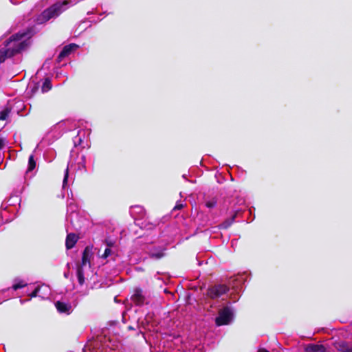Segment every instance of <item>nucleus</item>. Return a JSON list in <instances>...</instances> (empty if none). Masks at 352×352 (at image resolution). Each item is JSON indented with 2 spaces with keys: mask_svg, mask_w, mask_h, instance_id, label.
<instances>
[{
  "mask_svg": "<svg viewBox=\"0 0 352 352\" xmlns=\"http://www.w3.org/2000/svg\"><path fill=\"white\" fill-rule=\"evenodd\" d=\"M30 36V31L19 32L12 35L6 41L4 47L0 50V63L4 62L7 58L23 50L29 45L28 38Z\"/></svg>",
  "mask_w": 352,
  "mask_h": 352,
  "instance_id": "1",
  "label": "nucleus"
},
{
  "mask_svg": "<svg viewBox=\"0 0 352 352\" xmlns=\"http://www.w3.org/2000/svg\"><path fill=\"white\" fill-rule=\"evenodd\" d=\"M69 2L67 1L58 2L48 9L44 10L36 19L38 23H45L52 19L59 16L63 11L68 8Z\"/></svg>",
  "mask_w": 352,
  "mask_h": 352,
  "instance_id": "2",
  "label": "nucleus"
},
{
  "mask_svg": "<svg viewBox=\"0 0 352 352\" xmlns=\"http://www.w3.org/2000/svg\"><path fill=\"white\" fill-rule=\"evenodd\" d=\"M91 273L90 254L86 248L82 253L81 263L77 267L76 274L79 285H82Z\"/></svg>",
  "mask_w": 352,
  "mask_h": 352,
  "instance_id": "3",
  "label": "nucleus"
},
{
  "mask_svg": "<svg viewBox=\"0 0 352 352\" xmlns=\"http://www.w3.org/2000/svg\"><path fill=\"white\" fill-rule=\"evenodd\" d=\"M77 206L72 201L68 203L67 205V214L66 221L67 222V230H69V223L70 226L75 230H78L81 228V218L79 217L78 212H76Z\"/></svg>",
  "mask_w": 352,
  "mask_h": 352,
  "instance_id": "4",
  "label": "nucleus"
},
{
  "mask_svg": "<svg viewBox=\"0 0 352 352\" xmlns=\"http://www.w3.org/2000/svg\"><path fill=\"white\" fill-rule=\"evenodd\" d=\"M233 313L229 307H224L219 312L215 322L217 326L228 324L231 322Z\"/></svg>",
  "mask_w": 352,
  "mask_h": 352,
  "instance_id": "5",
  "label": "nucleus"
},
{
  "mask_svg": "<svg viewBox=\"0 0 352 352\" xmlns=\"http://www.w3.org/2000/svg\"><path fill=\"white\" fill-rule=\"evenodd\" d=\"M91 339L94 348H100L103 344H106L107 342H110L109 336L104 334V331H94Z\"/></svg>",
  "mask_w": 352,
  "mask_h": 352,
  "instance_id": "6",
  "label": "nucleus"
},
{
  "mask_svg": "<svg viewBox=\"0 0 352 352\" xmlns=\"http://www.w3.org/2000/svg\"><path fill=\"white\" fill-rule=\"evenodd\" d=\"M228 287L225 285H217L210 287L208 290V296L212 299L218 298L226 294Z\"/></svg>",
  "mask_w": 352,
  "mask_h": 352,
  "instance_id": "7",
  "label": "nucleus"
},
{
  "mask_svg": "<svg viewBox=\"0 0 352 352\" xmlns=\"http://www.w3.org/2000/svg\"><path fill=\"white\" fill-rule=\"evenodd\" d=\"M131 301L137 306H142L147 303L144 292L140 288H135L131 296Z\"/></svg>",
  "mask_w": 352,
  "mask_h": 352,
  "instance_id": "8",
  "label": "nucleus"
},
{
  "mask_svg": "<svg viewBox=\"0 0 352 352\" xmlns=\"http://www.w3.org/2000/svg\"><path fill=\"white\" fill-rule=\"evenodd\" d=\"M55 307L60 314H70L72 311L73 308L72 306L69 302H66L65 301L62 300H58L55 302Z\"/></svg>",
  "mask_w": 352,
  "mask_h": 352,
  "instance_id": "9",
  "label": "nucleus"
},
{
  "mask_svg": "<svg viewBox=\"0 0 352 352\" xmlns=\"http://www.w3.org/2000/svg\"><path fill=\"white\" fill-rule=\"evenodd\" d=\"M164 251V248L152 246L148 250L147 252L151 258L158 260L165 256Z\"/></svg>",
  "mask_w": 352,
  "mask_h": 352,
  "instance_id": "10",
  "label": "nucleus"
},
{
  "mask_svg": "<svg viewBox=\"0 0 352 352\" xmlns=\"http://www.w3.org/2000/svg\"><path fill=\"white\" fill-rule=\"evenodd\" d=\"M305 352H329L323 344L310 343L304 345Z\"/></svg>",
  "mask_w": 352,
  "mask_h": 352,
  "instance_id": "11",
  "label": "nucleus"
},
{
  "mask_svg": "<svg viewBox=\"0 0 352 352\" xmlns=\"http://www.w3.org/2000/svg\"><path fill=\"white\" fill-rule=\"evenodd\" d=\"M78 47V46L76 44H69L65 46L58 56V60L60 62L63 58L67 56L72 51Z\"/></svg>",
  "mask_w": 352,
  "mask_h": 352,
  "instance_id": "12",
  "label": "nucleus"
},
{
  "mask_svg": "<svg viewBox=\"0 0 352 352\" xmlns=\"http://www.w3.org/2000/svg\"><path fill=\"white\" fill-rule=\"evenodd\" d=\"M336 349L341 352H352V343L346 341H339L335 343Z\"/></svg>",
  "mask_w": 352,
  "mask_h": 352,
  "instance_id": "13",
  "label": "nucleus"
},
{
  "mask_svg": "<svg viewBox=\"0 0 352 352\" xmlns=\"http://www.w3.org/2000/svg\"><path fill=\"white\" fill-rule=\"evenodd\" d=\"M78 237L74 233L68 234L66 238L65 245L67 249L72 248L77 242Z\"/></svg>",
  "mask_w": 352,
  "mask_h": 352,
  "instance_id": "14",
  "label": "nucleus"
},
{
  "mask_svg": "<svg viewBox=\"0 0 352 352\" xmlns=\"http://www.w3.org/2000/svg\"><path fill=\"white\" fill-rule=\"evenodd\" d=\"M27 285L28 283L23 280L15 279L14 280V283L12 286V288L13 290H17L19 289L25 287Z\"/></svg>",
  "mask_w": 352,
  "mask_h": 352,
  "instance_id": "15",
  "label": "nucleus"
},
{
  "mask_svg": "<svg viewBox=\"0 0 352 352\" xmlns=\"http://www.w3.org/2000/svg\"><path fill=\"white\" fill-rule=\"evenodd\" d=\"M36 166V161L34 160V157L33 155H30L28 159V166L27 169V173L31 172L33 170Z\"/></svg>",
  "mask_w": 352,
  "mask_h": 352,
  "instance_id": "16",
  "label": "nucleus"
},
{
  "mask_svg": "<svg viewBox=\"0 0 352 352\" xmlns=\"http://www.w3.org/2000/svg\"><path fill=\"white\" fill-rule=\"evenodd\" d=\"M112 245H113V243H111V242L107 243V248H106L104 253L101 256V257L102 258H107L109 256H111V255H113L114 254V252H113V250L111 248V247Z\"/></svg>",
  "mask_w": 352,
  "mask_h": 352,
  "instance_id": "17",
  "label": "nucleus"
},
{
  "mask_svg": "<svg viewBox=\"0 0 352 352\" xmlns=\"http://www.w3.org/2000/svg\"><path fill=\"white\" fill-rule=\"evenodd\" d=\"M85 132L84 131H79L78 135L74 138V142L75 146L80 145L82 142V137L85 136Z\"/></svg>",
  "mask_w": 352,
  "mask_h": 352,
  "instance_id": "18",
  "label": "nucleus"
},
{
  "mask_svg": "<svg viewBox=\"0 0 352 352\" xmlns=\"http://www.w3.org/2000/svg\"><path fill=\"white\" fill-rule=\"evenodd\" d=\"M52 88L51 81L47 78L43 83L41 91L43 93L47 92Z\"/></svg>",
  "mask_w": 352,
  "mask_h": 352,
  "instance_id": "19",
  "label": "nucleus"
},
{
  "mask_svg": "<svg viewBox=\"0 0 352 352\" xmlns=\"http://www.w3.org/2000/svg\"><path fill=\"white\" fill-rule=\"evenodd\" d=\"M20 201V198L17 195H14L10 197L7 203L10 206H14L16 204L19 203Z\"/></svg>",
  "mask_w": 352,
  "mask_h": 352,
  "instance_id": "20",
  "label": "nucleus"
},
{
  "mask_svg": "<svg viewBox=\"0 0 352 352\" xmlns=\"http://www.w3.org/2000/svg\"><path fill=\"white\" fill-rule=\"evenodd\" d=\"M69 180V167H67L65 171L64 178L63 181V188H65L68 185Z\"/></svg>",
  "mask_w": 352,
  "mask_h": 352,
  "instance_id": "21",
  "label": "nucleus"
},
{
  "mask_svg": "<svg viewBox=\"0 0 352 352\" xmlns=\"http://www.w3.org/2000/svg\"><path fill=\"white\" fill-rule=\"evenodd\" d=\"M10 112V109L9 107H6L3 111L0 113V120H4L8 116V114Z\"/></svg>",
  "mask_w": 352,
  "mask_h": 352,
  "instance_id": "22",
  "label": "nucleus"
},
{
  "mask_svg": "<svg viewBox=\"0 0 352 352\" xmlns=\"http://www.w3.org/2000/svg\"><path fill=\"white\" fill-rule=\"evenodd\" d=\"M234 217H235V216H233L231 219H228V220L225 221L224 222H223L220 225V228H223V229L228 228L232 223V222L234 219Z\"/></svg>",
  "mask_w": 352,
  "mask_h": 352,
  "instance_id": "23",
  "label": "nucleus"
},
{
  "mask_svg": "<svg viewBox=\"0 0 352 352\" xmlns=\"http://www.w3.org/2000/svg\"><path fill=\"white\" fill-rule=\"evenodd\" d=\"M217 205V199L215 198H212L211 199L207 200L206 201V206L208 208H213Z\"/></svg>",
  "mask_w": 352,
  "mask_h": 352,
  "instance_id": "24",
  "label": "nucleus"
},
{
  "mask_svg": "<svg viewBox=\"0 0 352 352\" xmlns=\"http://www.w3.org/2000/svg\"><path fill=\"white\" fill-rule=\"evenodd\" d=\"M162 335L165 337H167V336L173 337V338H177L180 336L179 334L177 331H173L172 333H171V331H169V332L164 331V333H162Z\"/></svg>",
  "mask_w": 352,
  "mask_h": 352,
  "instance_id": "25",
  "label": "nucleus"
},
{
  "mask_svg": "<svg viewBox=\"0 0 352 352\" xmlns=\"http://www.w3.org/2000/svg\"><path fill=\"white\" fill-rule=\"evenodd\" d=\"M78 168L85 169V156L82 155L80 161L78 162Z\"/></svg>",
  "mask_w": 352,
  "mask_h": 352,
  "instance_id": "26",
  "label": "nucleus"
},
{
  "mask_svg": "<svg viewBox=\"0 0 352 352\" xmlns=\"http://www.w3.org/2000/svg\"><path fill=\"white\" fill-rule=\"evenodd\" d=\"M41 289V287L38 286L36 287L34 290L30 294V298L36 297L38 295L39 290Z\"/></svg>",
  "mask_w": 352,
  "mask_h": 352,
  "instance_id": "27",
  "label": "nucleus"
},
{
  "mask_svg": "<svg viewBox=\"0 0 352 352\" xmlns=\"http://www.w3.org/2000/svg\"><path fill=\"white\" fill-rule=\"evenodd\" d=\"M135 210H137V212H139V213H143L144 212V210L142 207L140 206H135L132 208V210H131V212H134Z\"/></svg>",
  "mask_w": 352,
  "mask_h": 352,
  "instance_id": "28",
  "label": "nucleus"
},
{
  "mask_svg": "<svg viewBox=\"0 0 352 352\" xmlns=\"http://www.w3.org/2000/svg\"><path fill=\"white\" fill-rule=\"evenodd\" d=\"M5 140L3 138H0V149H1L5 145Z\"/></svg>",
  "mask_w": 352,
  "mask_h": 352,
  "instance_id": "29",
  "label": "nucleus"
},
{
  "mask_svg": "<svg viewBox=\"0 0 352 352\" xmlns=\"http://www.w3.org/2000/svg\"><path fill=\"white\" fill-rule=\"evenodd\" d=\"M183 204H177L176 206H175L174 209L175 210H180L183 208Z\"/></svg>",
  "mask_w": 352,
  "mask_h": 352,
  "instance_id": "30",
  "label": "nucleus"
},
{
  "mask_svg": "<svg viewBox=\"0 0 352 352\" xmlns=\"http://www.w3.org/2000/svg\"><path fill=\"white\" fill-rule=\"evenodd\" d=\"M258 352H270V351L265 348H259L258 349Z\"/></svg>",
  "mask_w": 352,
  "mask_h": 352,
  "instance_id": "31",
  "label": "nucleus"
},
{
  "mask_svg": "<svg viewBox=\"0 0 352 352\" xmlns=\"http://www.w3.org/2000/svg\"><path fill=\"white\" fill-rule=\"evenodd\" d=\"M111 323L113 324V328H116L117 327V324H118L117 322H112Z\"/></svg>",
  "mask_w": 352,
  "mask_h": 352,
  "instance_id": "32",
  "label": "nucleus"
},
{
  "mask_svg": "<svg viewBox=\"0 0 352 352\" xmlns=\"http://www.w3.org/2000/svg\"><path fill=\"white\" fill-rule=\"evenodd\" d=\"M9 289H10L9 288H7L6 289L3 290V291H2V293H4V292H6L8 291Z\"/></svg>",
  "mask_w": 352,
  "mask_h": 352,
  "instance_id": "33",
  "label": "nucleus"
},
{
  "mask_svg": "<svg viewBox=\"0 0 352 352\" xmlns=\"http://www.w3.org/2000/svg\"><path fill=\"white\" fill-rule=\"evenodd\" d=\"M129 330H134L133 327H129Z\"/></svg>",
  "mask_w": 352,
  "mask_h": 352,
  "instance_id": "34",
  "label": "nucleus"
},
{
  "mask_svg": "<svg viewBox=\"0 0 352 352\" xmlns=\"http://www.w3.org/2000/svg\"><path fill=\"white\" fill-rule=\"evenodd\" d=\"M65 276L67 278V274L65 273Z\"/></svg>",
  "mask_w": 352,
  "mask_h": 352,
  "instance_id": "35",
  "label": "nucleus"
},
{
  "mask_svg": "<svg viewBox=\"0 0 352 352\" xmlns=\"http://www.w3.org/2000/svg\"><path fill=\"white\" fill-rule=\"evenodd\" d=\"M1 302H2V300H0V304H1Z\"/></svg>",
  "mask_w": 352,
  "mask_h": 352,
  "instance_id": "36",
  "label": "nucleus"
}]
</instances>
